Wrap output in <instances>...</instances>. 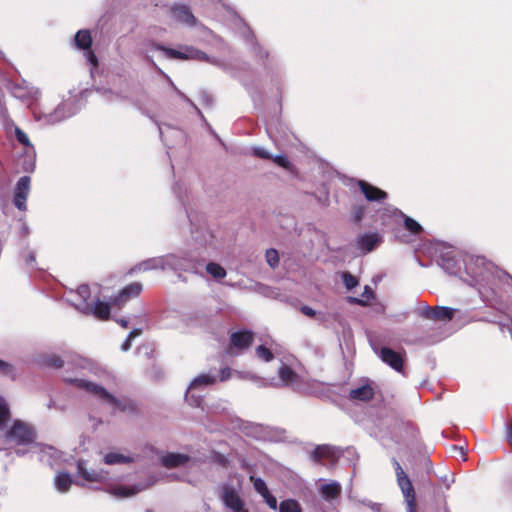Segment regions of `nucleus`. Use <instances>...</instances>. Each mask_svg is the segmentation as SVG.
Wrapping results in <instances>:
<instances>
[{"instance_id": "obj_11", "label": "nucleus", "mask_w": 512, "mask_h": 512, "mask_svg": "<svg viewBox=\"0 0 512 512\" xmlns=\"http://www.w3.org/2000/svg\"><path fill=\"white\" fill-rule=\"evenodd\" d=\"M220 498L226 508L232 512H249L244 509V500L240 497L237 489L228 483H224L221 488Z\"/></svg>"}, {"instance_id": "obj_39", "label": "nucleus", "mask_w": 512, "mask_h": 512, "mask_svg": "<svg viewBox=\"0 0 512 512\" xmlns=\"http://www.w3.org/2000/svg\"><path fill=\"white\" fill-rule=\"evenodd\" d=\"M250 481L253 483L255 491L259 493L261 496H263V494H268L269 489L262 478L250 476Z\"/></svg>"}, {"instance_id": "obj_51", "label": "nucleus", "mask_w": 512, "mask_h": 512, "mask_svg": "<svg viewBox=\"0 0 512 512\" xmlns=\"http://www.w3.org/2000/svg\"><path fill=\"white\" fill-rule=\"evenodd\" d=\"M263 499L265 501V503L269 506L270 509L272 510H276L277 509V499L270 493V491L268 492V494H263Z\"/></svg>"}, {"instance_id": "obj_48", "label": "nucleus", "mask_w": 512, "mask_h": 512, "mask_svg": "<svg viewBox=\"0 0 512 512\" xmlns=\"http://www.w3.org/2000/svg\"><path fill=\"white\" fill-rule=\"evenodd\" d=\"M270 160H272L275 164H277L278 166H280L284 169H290V167H291V163L286 156H283V155H277L274 157L272 156V158Z\"/></svg>"}, {"instance_id": "obj_20", "label": "nucleus", "mask_w": 512, "mask_h": 512, "mask_svg": "<svg viewBox=\"0 0 512 512\" xmlns=\"http://www.w3.org/2000/svg\"><path fill=\"white\" fill-rule=\"evenodd\" d=\"M381 243L378 233H364L356 238V246L363 254H367Z\"/></svg>"}, {"instance_id": "obj_38", "label": "nucleus", "mask_w": 512, "mask_h": 512, "mask_svg": "<svg viewBox=\"0 0 512 512\" xmlns=\"http://www.w3.org/2000/svg\"><path fill=\"white\" fill-rule=\"evenodd\" d=\"M279 512H302V508L296 500L287 499L280 503Z\"/></svg>"}, {"instance_id": "obj_15", "label": "nucleus", "mask_w": 512, "mask_h": 512, "mask_svg": "<svg viewBox=\"0 0 512 512\" xmlns=\"http://www.w3.org/2000/svg\"><path fill=\"white\" fill-rule=\"evenodd\" d=\"M246 45L250 52L254 55L255 59L264 66V68L270 67L269 52L260 46L257 39L255 38L252 31L249 29L244 33Z\"/></svg>"}, {"instance_id": "obj_57", "label": "nucleus", "mask_w": 512, "mask_h": 512, "mask_svg": "<svg viewBox=\"0 0 512 512\" xmlns=\"http://www.w3.org/2000/svg\"><path fill=\"white\" fill-rule=\"evenodd\" d=\"M452 449L455 452L456 456L461 457L464 461L466 460V452L464 451L463 447L453 446Z\"/></svg>"}, {"instance_id": "obj_18", "label": "nucleus", "mask_w": 512, "mask_h": 512, "mask_svg": "<svg viewBox=\"0 0 512 512\" xmlns=\"http://www.w3.org/2000/svg\"><path fill=\"white\" fill-rule=\"evenodd\" d=\"M77 475L86 482H105L106 480H108L107 471L103 469H88L86 467V462L84 461L77 462Z\"/></svg>"}, {"instance_id": "obj_29", "label": "nucleus", "mask_w": 512, "mask_h": 512, "mask_svg": "<svg viewBox=\"0 0 512 512\" xmlns=\"http://www.w3.org/2000/svg\"><path fill=\"white\" fill-rule=\"evenodd\" d=\"M135 458L130 455H124L118 452H109L104 455L103 462L106 465H116V464H129L133 463Z\"/></svg>"}, {"instance_id": "obj_37", "label": "nucleus", "mask_w": 512, "mask_h": 512, "mask_svg": "<svg viewBox=\"0 0 512 512\" xmlns=\"http://www.w3.org/2000/svg\"><path fill=\"white\" fill-rule=\"evenodd\" d=\"M206 271L215 279H222L226 276V270L218 263H208L206 265Z\"/></svg>"}, {"instance_id": "obj_31", "label": "nucleus", "mask_w": 512, "mask_h": 512, "mask_svg": "<svg viewBox=\"0 0 512 512\" xmlns=\"http://www.w3.org/2000/svg\"><path fill=\"white\" fill-rule=\"evenodd\" d=\"M18 165L24 172L31 173L35 169V151H26L18 160Z\"/></svg>"}, {"instance_id": "obj_25", "label": "nucleus", "mask_w": 512, "mask_h": 512, "mask_svg": "<svg viewBox=\"0 0 512 512\" xmlns=\"http://www.w3.org/2000/svg\"><path fill=\"white\" fill-rule=\"evenodd\" d=\"M253 336L254 334L247 330L237 331L231 334L230 342L233 348L244 350L252 344Z\"/></svg>"}, {"instance_id": "obj_1", "label": "nucleus", "mask_w": 512, "mask_h": 512, "mask_svg": "<svg viewBox=\"0 0 512 512\" xmlns=\"http://www.w3.org/2000/svg\"><path fill=\"white\" fill-rule=\"evenodd\" d=\"M466 281L475 287L480 295L485 291L494 292L495 287L503 286L512 292V276L501 270L483 256H472L465 262Z\"/></svg>"}, {"instance_id": "obj_9", "label": "nucleus", "mask_w": 512, "mask_h": 512, "mask_svg": "<svg viewBox=\"0 0 512 512\" xmlns=\"http://www.w3.org/2000/svg\"><path fill=\"white\" fill-rule=\"evenodd\" d=\"M165 270L194 271L196 258L191 253H170L163 255Z\"/></svg>"}, {"instance_id": "obj_33", "label": "nucleus", "mask_w": 512, "mask_h": 512, "mask_svg": "<svg viewBox=\"0 0 512 512\" xmlns=\"http://www.w3.org/2000/svg\"><path fill=\"white\" fill-rule=\"evenodd\" d=\"M54 483L58 491L67 492L72 484V479L68 473H58L55 477Z\"/></svg>"}, {"instance_id": "obj_16", "label": "nucleus", "mask_w": 512, "mask_h": 512, "mask_svg": "<svg viewBox=\"0 0 512 512\" xmlns=\"http://www.w3.org/2000/svg\"><path fill=\"white\" fill-rule=\"evenodd\" d=\"M470 257L471 256L461 261L456 258L453 251H446L440 254L437 263L446 273L450 275H459L462 264L465 265V262L468 261Z\"/></svg>"}, {"instance_id": "obj_12", "label": "nucleus", "mask_w": 512, "mask_h": 512, "mask_svg": "<svg viewBox=\"0 0 512 512\" xmlns=\"http://www.w3.org/2000/svg\"><path fill=\"white\" fill-rule=\"evenodd\" d=\"M74 307L85 315H93L101 320H107L111 311L110 304L100 301L99 299L95 300L94 302L75 303Z\"/></svg>"}, {"instance_id": "obj_28", "label": "nucleus", "mask_w": 512, "mask_h": 512, "mask_svg": "<svg viewBox=\"0 0 512 512\" xmlns=\"http://www.w3.org/2000/svg\"><path fill=\"white\" fill-rule=\"evenodd\" d=\"M373 396L374 390L369 384L362 385L349 392V398L352 400L369 401Z\"/></svg>"}, {"instance_id": "obj_5", "label": "nucleus", "mask_w": 512, "mask_h": 512, "mask_svg": "<svg viewBox=\"0 0 512 512\" xmlns=\"http://www.w3.org/2000/svg\"><path fill=\"white\" fill-rule=\"evenodd\" d=\"M397 484L407 505V512H416V495L412 482L396 458H392Z\"/></svg>"}, {"instance_id": "obj_43", "label": "nucleus", "mask_w": 512, "mask_h": 512, "mask_svg": "<svg viewBox=\"0 0 512 512\" xmlns=\"http://www.w3.org/2000/svg\"><path fill=\"white\" fill-rule=\"evenodd\" d=\"M266 261L271 268H276L279 265V254L277 250L271 248L266 251Z\"/></svg>"}, {"instance_id": "obj_47", "label": "nucleus", "mask_w": 512, "mask_h": 512, "mask_svg": "<svg viewBox=\"0 0 512 512\" xmlns=\"http://www.w3.org/2000/svg\"><path fill=\"white\" fill-rule=\"evenodd\" d=\"M44 363L50 367L61 368L64 361L57 355H48L44 358Z\"/></svg>"}, {"instance_id": "obj_64", "label": "nucleus", "mask_w": 512, "mask_h": 512, "mask_svg": "<svg viewBox=\"0 0 512 512\" xmlns=\"http://www.w3.org/2000/svg\"><path fill=\"white\" fill-rule=\"evenodd\" d=\"M88 61L93 64V65H96L97 64V58L95 56V54L93 52H89L88 54Z\"/></svg>"}, {"instance_id": "obj_55", "label": "nucleus", "mask_w": 512, "mask_h": 512, "mask_svg": "<svg viewBox=\"0 0 512 512\" xmlns=\"http://www.w3.org/2000/svg\"><path fill=\"white\" fill-rule=\"evenodd\" d=\"M300 310L304 315L308 317H314L317 315L316 311L312 307L307 305L302 306Z\"/></svg>"}, {"instance_id": "obj_61", "label": "nucleus", "mask_w": 512, "mask_h": 512, "mask_svg": "<svg viewBox=\"0 0 512 512\" xmlns=\"http://www.w3.org/2000/svg\"><path fill=\"white\" fill-rule=\"evenodd\" d=\"M201 99H202V102L204 104H206V105H211L212 104V97L207 92H202L201 93Z\"/></svg>"}, {"instance_id": "obj_42", "label": "nucleus", "mask_w": 512, "mask_h": 512, "mask_svg": "<svg viewBox=\"0 0 512 512\" xmlns=\"http://www.w3.org/2000/svg\"><path fill=\"white\" fill-rule=\"evenodd\" d=\"M404 226L413 234H418L422 231L421 225L414 219L404 215Z\"/></svg>"}, {"instance_id": "obj_63", "label": "nucleus", "mask_w": 512, "mask_h": 512, "mask_svg": "<svg viewBox=\"0 0 512 512\" xmlns=\"http://www.w3.org/2000/svg\"><path fill=\"white\" fill-rule=\"evenodd\" d=\"M35 260L36 259L34 252H29L25 259L26 263L29 265H33L35 263Z\"/></svg>"}, {"instance_id": "obj_4", "label": "nucleus", "mask_w": 512, "mask_h": 512, "mask_svg": "<svg viewBox=\"0 0 512 512\" xmlns=\"http://www.w3.org/2000/svg\"><path fill=\"white\" fill-rule=\"evenodd\" d=\"M75 113L76 109L72 102H62L51 112H43L37 109L33 111L34 119L43 125L58 124Z\"/></svg>"}, {"instance_id": "obj_58", "label": "nucleus", "mask_w": 512, "mask_h": 512, "mask_svg": "<svg viewBox=\"0 0 512 512\" xmlns=\"http://www.w3.org/2000/svg\"><path fill=\"white\" fill-rule=\"evenodd\" d=\"M214 461L221 466H226L227 458L224 455L217 453L214 456Z\"/></svg>"}, {"instance_id": "obj_8", "label": "nucleus", "mask_w": 512, "mask_h": 512, "mask_svg": "<svg viewBox=\"0 0 512 512\" xmlns=\"http://www.w3.org/2000/svg\"><path fill=\"white\" fill-rule=\"evenodd\" d=\"M241 429L246 436L260 441H276L284 432L279 428L253 422L244 423Z\"/></svg>"}, {"instance_id": "obj_35", "label": "nucleus", "mask_w": 512, "mask_h": 512, "mask_svg": "<svg viewBox=\"0 0 512 512\" xmlns=\"http://www.w3.org/2000/svg\"><path fill=\"white\" fill-rule=\"evenodd\" d=\"M361 296L362 298L349 297V302L361 306H366L368 301L374 298V292L370 286L366 285Z\"/></svg>"}, {"instance_id": "obj_60", "label": "nucleus", "mask_w": 512, "mask_h": 512, "mask_svg": "<svg viewBox=\"0 0 512 512\" xmlns=\"http://www.w3.org/2000/svg\"><path fill=\"white\" fill-rule=\"evenodd\" d=\"M173 190H174V193L176 194V196L178 197V199L180 201H183V197H182V186L179 184V183H176L173 187Z\"/></svg>"}, {"instance_id": "obj_62", "label": "nucleus", "mask_w": 512, "mask_h": 512, "mask_svg": "<svg viewBox=\"0 0 512 512\" xmlns=\"http://www.w3.org/2000/svg\"><path fill=\"white\" fill-rule=\"evenodd\" d=\"M11 370V365L7 362L0 360V372L8 373Z\"/></svg>"}, {"instance_id": "obj_34", "label": "nucleus", "mask_w": 512, "mask_h": 512, "mask_svg": "<svg viewBox=\"0 0 512 512\" xmlns=\"http://www.w3.org/2000/svg\"><path fill=\"white\" fill-rule=\"evenodd\" d=\"M278 375L281 381L286 385L294 383L298 377L297 374L286 365H281V367H279Z\"/></svg>"}, {"instance_id": "obj_30", "label": "nucleus", "mask_w": 512, "mask_h": 512, "mask_svg": "<svg viewBox=\"0 0 512 512\" xmlns=\"http://www.w3.org/2000/svg\"><path fill=\"white\" fill-rule=\"evenodd\" d=\"M320 492L325 500L331 501L340 495L341 485L336 481H332L328 484H324L321 487Z\"/></svg>"}, {"instance_id": "obj_24", "label": "nucleus", "mask_w": 512, "mask_h": 512, "mask_svg": "<svg viewBox=\"0 0 512 512\" xmlns=\"http://www.w3.org/2000/svg\"><path fill=\"white\" fill-rule=\"evenodd\" d=\"M190 460L188 455L174 452H168L160 457V463L168 469L183 466Z\"/></svg>"}, {"instance_id": "obj_21", "label": "nucleus", "mask_w": 512, "mask_h": 512, "mask_svg": "<svg viewBox=\"0 0 512 512\" xmlns=\"http://www.w3.org/2000/svg\"><path fill=\"white\" fill-rule=\"evenodd\" d=\"M358 186L365 199L369 202H381L387 198V193L385 191L367 183L364 180H359Z\"/></svg>"}, {"instance_id": "obj_52", "label": "nucleus", "mask_w": 512, "mask_h": 512, "mask_svg": "<svg viewBox=\"0 0 512 512\" xmlns=\"http://www.w3.org/2000/svg\"><path fill=\"white\" fill-rule=\"evenodd\" d=\"M77 365L81 368V369H88L89 371H93L94 373L97 374V368L94 367V365H92L88 360L86 359H79Z\"/></svg>"}, {"instance_id": "obj_49", "label": "nucleus", "mask_w": 512, "mask_h": 512, "mask_svg": "<svg viewBox=\"0 0 512 512\" xmlns=\"http://www.w3.org/2000/svg\"><path fill=\"white\" fill-rule=\"evenodd\" d=\"M253 155L265 160L272 158V155L265 148L259 146L253 148Z\"/></svg>"}, {"instance_id": "obj_19", "label": "nucleus", "mask_w": 512, "mask_h": 512, "mask_svg": "<svg viewBox=\"0 0 512 512\" xmlns=\"http://www.w3.org/2000/svg\"><path fill=\"white\" fill-rule=\"evenodd\" d=\"M171 12L174 19L188 27H195L197 19L191 12L190 8L184 4H175L171 7Z\"/></svg>"}, {"instance_id": "obj_26", "label": "nucleus", "mask_w": 512, "mask_h": 512, "mask_svg": "<svg viewBox=\"0 0 512 512\" xmlns=\"http://www.w3.org/2000/svg\"><path fill=\"white\" fill-rule=\"evenodd\" d=\"M10 91L15 98L20 100L35 98L38 95V90L34 87H28L21 84H11Z\"/></svg>"}, {"instance_id": "obj_14", "label": "nucleus", "mask_w": 512, "mask_h": 512, "mask_svg": "<svg viewBox=\"0 0 512 512\" xmlns=\"http://www.w3.org/2000/svg\"><path fill=\"white\" fill-rule=\"evenodd\" d=\"M31 190V179L29 176H22L16 182L13 190V204L19 211H26V201Z\"/></svg>"}, {"instance_id": "obj_22", "label": "nucleus", "mask_w": 512, "mask_h": 512, "mask_svg": "<svg viewBox=\"0 0 512 512\" xmlns=\"http://www.w3.org/2000/svg\"><path fill=\"white\" fill-rule=\"evenodd\" d=\"M310 457L315 462H320L323 458H326L328 460H331L332 462H335L339 457V452L336 447L327 445V444H323V445H318L311 452Z\"/></svg>"}, {"instance_id": "obj_27", "label": "nucleus", "mask_w": 512, "mask_h": 512, "mask_svg": "<svg viewBox=\"0 0 512 512\" xmlns=\"http://www.w3.org/2000/svg\"><path fill=\"white\" fill-rule=\"evenodd\" d=\"M158 269L165 270L163 255L143 260L138 265H136L132 270L133 271H151V270H158Z\"/></svg>"}, {"instance_id": "obj_13", "label": "nucleus", "mask_w": 512, "mask_h": 512, "mask_svg": "<svg viewBox=\"0 0 512 512\" xmlns=\"http://www.w3.org/2000/svg\"><path fill=\"white\" fill-rule=\"evenodd\" d=\"M456 309L447 306L430 307L427 304H422L418 308V314L429 320L433 321H450L454 318Z\"/></svg>"}, {"instance_id": "obj_10", "label": "nucleus", "mask_w": 512, "mask_h": 512, "mask_svg": "<svg viewBox=\"0 0 512 512\" xmlns=\"http://www.w3.org/2000/svg\"><path fill=\"white\" fill-rule=\"evenodd\" d=\"M158 482L156 475H150L146 480L133 486L118 485L111 487L108 492L116 498H127L149 489Z\"/></svg>"}, {"instance_id": "obj_7", "label": "nucleus", "mask_w": 512, "mask_h": 512, "mask_svg": "<svg viewBox=\"0 0 512 512\" xmlns=\"http://www.w3.org/2000/svg\"><path fill=\"white\" fill-rule=\"evenodd\" d=\"M151 49L164 52V54L168 58L195 59L215 64V61H212L205 52L200 51L194 47L185 46L180 49H172L153 42L151 45Z\"/></svg>"}, {"instance_id": "obj_2", "label": "nucleus", "mask_w": 512, "mask_h": 512, "mask_svg": "<svg viewBox=\"0 0 512 512\" xmlns=\"http://www.w3.org/2000/svg\"><path fill=\"white\" fill-rule=\"evenodd\" d=\"M64 381L66 383L74 385L78 389L90 393L96 399L100 400L102 403L112 407L113 410H119L128 413L136 411V405L133 401L125 398L119 399L112 393L107 391L106 388L99 384L93 383L82 378L65 377Z\"/></svg>"}, {"instance_id": "obj_45", "label": "nucleus", "mask_w": 512, "mask_h": 512, "mask_svg": "<svg viewBox=\"0 0 512 512\" xmlns=\"http://www.w3.org/2000/svg\"><path fill=\"white\" fill-rule=\"evenodd\" d=\"M342 281L348 290L355 288L359 284L358 279L349 272H343Z\"/></svg>"}, {"instance_id": "obj_53", "label": "nucleus", "mask_w": 512, "mask_h": 512, "mask_svg": "<svg viewBox=\"0 0 512 512\" xmlns=\"http://www.w3.org/2000/svg\"><path fill=\"white\" fill-rule=\"evenodd\" d=\"M360 503L365 505V506H367V507H369L374 512H380V510H381L380 504L374 503V502H372L370 500L363 499V500L360 501Z\"/></svg>"}, {"instance_id": "obj_36", "label": "nucleus", "mask_w": 512, "mask_h": 512, "mask_svg": "<svg viewBox=\"0 0 512 512\" xmlns=\"http://www.w3.org/2000/svg\"><path fill=\"white\" fill-rule=\"evenodd\" d=\"M76 299H72V305L79 302H89L90 288L88 285L82 284L77 288V291L73 295Z\"/></svg>"}, {"instance_id": "obj_32", "label": "nucleus", "mask_w": 512, "mask_h": 512, "mask_svg": "<svg viewBox=\"0 0 512 512\" xmlns=\"http://www.w3.org/2000/svg\"><path fill=\"white\" fill-rule=\"evenodd\" d=\"M74 41L79 49H90L92 44V37L89 30H79L74 37Z\"/></svg>"}, {"instance_id": "obj_50", "label": "nucleus", "mask_w": 512, "mask_h": 512, "mask_svg": "<svg viewBox=\"0 0 512 512\" xmlns=\"http://www.w3.org/2000/svg\"><path fill=\"white\" fill-rule=\"evenodd\" d=\"M216 374H217V380L224 382L231 377L232 372H231L230 368L224 367V368H221L219 371L216 370Z\"/></svg>"}, {"instance_id": "obj_40", "label": "nucleus", "mask_w": 512, "mask_h": 512, "mask_svg": "<svg viewBox=\"0 0 512 512\" xmlns=\"http://www.w3.org/2000/svg\"><path fill=\"white\" fill-rule=\"evenodd\" d=\"M141 333H142L141 328H134L132 331H130V333L127 335L126 339L124 340V342L121 345V350L124 352L128 351L132 346V341L136 337H138Z\"/></svg>"}, {"instance_id": "obj_6", "label": "nucleus", "mask_w": 512, "mask_h": 512, "mask_svg": "<svg viewBox=\"0 0 512 512\" xmlns=\"http://www.w3.org/2000/svg\"><path fill=\"white\" fill-rule=\"evenodd\" d=\"M35 439V428L21 420H15L12 427L6 432V440L16 445H29Z\"/></svg>"}, {"instance_id": "obj_56", "label": "nucleus", "mask_w": 512, "mask_h": 512, "mask_svg": "<svg viewBox=\"0 0 512 512\" xmlns=\"http://www.w3.org/2000/svg\"><path fill=\"white\" fill-rule=\"evenodd\" d=\"M177 93L178 95L183 99L185 100L186 102H188L195 110L196 112L201 115V111L198 109V107L186 96L184 95L181 91L177 90Z\"/></svg>"}, {"instance_id": "obj_54", "label": "nucleus", "mask_w": 512, "mask_h": 512, "mask_svg": "<svg viewBox=\"0 0 512 512\" xmlns=\"http://www.w3.org/2000/svg\"><path fill=\"white\" fill-rule=\"evenodd\" d=\"M54 451L53 447H50V446H45L41 449V457H40V460L41 461H45L48 465H52L51 461L49 459L45 460L44 457L46 454H51V452Z\"/></svg>"}, {"instance_id": "obj_44", "label": "nucleus", "mask_w": 512, "mask_h": 512, "mask_svg": "<svg viewBox=\"0 0 512 512\" xmlns=\"http://www.w3.org/2000/svg\"><path fill=\"white\" fill-rule=\"evenodd\" d=\"M10 417V410L6 400L0 396V426H2Z\"/></svg>"}, {"instance_id": "obj_3", "label": "nucleus", "mask_w": 512, "mask_h": 512, "mask_svg": "<svg viewBox=\"0 0 512 512\" xmlns=\"http://www.w3.org/2000/svg\"><path fill=\"white\" fill-rule=\"evenodd\" d=\"M217 382L216 369L210 370L208 373H202L196 376L190 383L186 393L185 399L189 405L194 407H201L203 403L202 391L206 387L213 385Z\"/></svg>"}, {"instance_id": "obj_46", "label": "nucleus", "mask_w": 512, "mask_h": 512, "mask_svg": "<svg viewBox=\"0 0 512 512\" xmlns=\"http://www.w3.org/2000/svg\"><path fill=\"white\" fill-rule=\"evenodd\" d=\"M15 136L19 143L26 146L30 150H33V145L31 144L27 134L19 127H15Z\"/></svg>"}, {"instance_id": "obj_41", "label": "nucleus", "mask_w": 512, "mask_h": 512, "mask_svg": "<svg viewBox=\"0 0 512 512\" xmlns=\"http://www.w3.org/2000/svg\"><path fill=\"white\" fill-rule=\"evenodd\" d=\"M256 355L259 359L265 362H270L271 360L274 359L272 351L264 345H259L256 348Z\"/></svg>"}, {"instance_id": "obj_23", "label": "nucleus", "mask_w": 512, "mask_h": 512, "mask_svg": "<svg viewBox=\"0 0 512 512\" xmlns=\"http://www.w3.org/2000/svg\"><path fill=\"white\" fill-rule=\"evenodd\" d=\"M142 284L139 282H133L125 286L119 294L114 297L113 304L121 307L129 298L138 296L142 291Z\"/></svg>"}, {"instance_id": "obj_59", "label": "nucleus", "mask_w": 512, "mask_h": 512, "mask_svg": "<svg viewBox=\"0 0 512 512\" xmlns=\"http://www.w3.org/2000/svg\"><path fill=\"white\" fill-rule=\"evenodd\" d=\"M167 477L171 481H186V479H184L182 476H180L177 473H171V474L167 475ZM187 482L192 483L190 480H187Z\"/></svg>"}, {"instance_id": "obj_17", "label": "nucleus", "mask_w": 512, "mask_h": 512, "mask_svg": "<svg viewBox=\"0 0 512 512\" xmlns=\"http://www.w3.org/2000/svg\"><path fill=\"white\" fill-rule=\"evenodd\" d=\"M379 358L397 372H402L404 367V359L402 355L389 347L380 349L373 348Z\"/></svg>"}]
</instances>
